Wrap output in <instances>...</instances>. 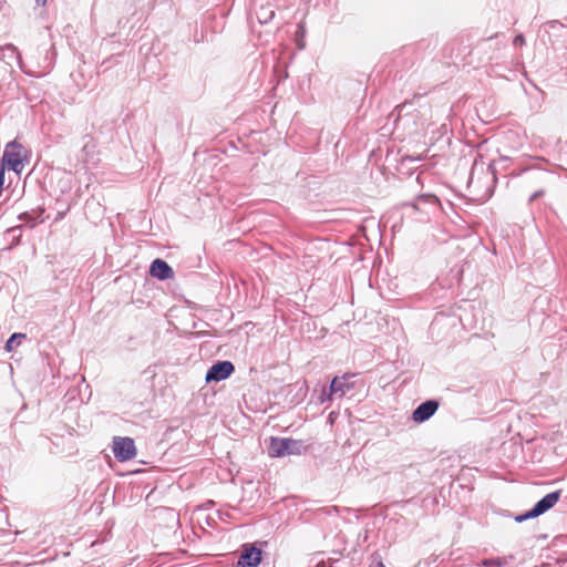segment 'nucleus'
<instances>
[{"label": "nucleus", "instance_id": "a211bd4d", "mask_svg": "<svg viewBox=\"0 0 567 567\" xmlns=\"http://www.w3.org/2000/svg\"><path fill=\"white\" fill-rule=\"evenodd\" d=\"M405 104L399 106L400 107V112L404 109Z\"/></svg>", "mask_w": 567, "mask_h": 567}, {"label": "nucleus", "instance_id": "6e6552de", "mask_svg": "<svg viewBox=\"0 0 567 567\" xmlns=\"http://www.w3.org/2000/svg\"><path fill=\"white\" fill-rule=\"evenodd\" d=\"M439 409V402L435 400H427L421 403L412 413V420L415 423H423L432 417Z\"/></svg>", "mask_w": 567, "mask_h": 567}, {"label": "nucleus", "instance_id": "39448f33", "mask_svg": "<svg viewBox=\"0 0 567 567\" xmlns=\"http://www.w3.org/2000/svg\"><path fill=\"white\" fill-rule=\"evenodd\" d=\"M261 549L255 545L244 544L236 567H258L261 563Z\"/></svg>", "mask_w": 567, "mask_h": 567}, {"label": "nucleus", "instance_id": "1a4fd4ad", "mask_svg": "<svg viewBox=\"0 0 567 567\" xmlns=\"http://www.w3.org/2000/svg\"><path fill=\"white\" fill-rule=\"evenodd\" d=\"M1 52H2V60L8 64V65H12L13 62H17L19 68L25 73V74H29V75H33L32 73H30L29 71H27L23 66V62H22V58H21V54L20 52L18 51L17 47H14L13 44H6L4 47L1 48Z\"/></svg>", "mask_w": 567, "mask_h": 567}, {"label": "nucleus", "instance_id": "f257e3e1", "mask_svg": "<svg viewBox=\"0 0 567 567\" xmlns=\"http://www.w3.org/2000/svg\"><path fill=\"white\" fill-rule=\"evenodd\" d=\"M27 158L25 148L18 142L12 141L6 145L2 164L7 165L10 169L16 173H21L24 165L23 162Z\"/></svg>", "mask_w": 567, "mask_h": 567}, {"label": "nucleus", "instance_id": "f3484780", "mask_svg": "<svg viewBox=\"0 0 567 567\" xmlns=\"http://www.w3.org/2000/svg\"><path fill=\"white\" fill-rule=\"evenodd\" d=\"M4 172H6V166H4V164L0 163V185L1 186H3V183H4Z\"/></svg>", "mask_w": 567, "mask_h": 567}, {"label": "nucleus", "instance_id": "6ab92c4d", "mask_svg": "<svg viewBox=\"0 0 567 567\" xmlns=\"http://www.w3.org/2000/svg\"><path fill=\"white\" fill-rule=\"evenodd\" d=\"M38 2H40V0H37ZM47 0H42V3H45Z\"/></svg>", "mask_w": 567, "mask_h": 567}, {"label": "nucleus", "instance_id": "0eeeda50", "mask_svg": "<svg viewBox=\"0 0 567 567\" xmlns=\"http://www.w3.org/2000/svg\"><path fill=\"white\" fill-rule=\"evenodd\" d=\"M350 375L336 377L332 379L329 388L328 399L344 396L350 390L353 389V383L350 382Z\"/></svg>", "mask_w": 567, "mask_h": 567}, {"label": "nucleus", "instance_id": "4468645a", "mask_svg": "<svg viewBox=\"0 0 567 567\" xmlns=\"http://www.w3.org/2000/svg\"><path fill=\"white\" fill-rule=\"evenodd\" d=\"M545 27L549 30H560L564 28V24L560 23L559 21L557 20H553V21H548Z\"/></svg>", "mask_w": 567, "mask_h": 567}, {"label": "nucleus", "instance_id": "7ed1b4c3", "mask_svg": "<svg viewBox=\"0 0 567 567\" xmlns=\"http://www.w3.org/2000/svg\"><path fill=\"white\" fill-rule=\"evenodd\" d=\"M560 496H561L560 489L545 495L542 499H539L535 504V506L530 511L526 512L525 514L516 516L515 520L517 523H522L526 519L535 518V517L543 515L544 513H546L547 511H549L557 504Z\"/></svg>", "mask_w": 567, "mask_h": 567}, {"label": "nucleus", "instance_id": "9d476101", "mask_svg": "<svg viewBox=\"0 0 567 567\" xmlns=\"http://www.w3.org/2000/svg\"><path fill=\"white\" fill-rule=\"evenodd\" d=\"M150 274L153 278L166 280L174 276L172 267L162 259H155L150 267Z\"/></svg>", "mask_w": 567, "mask_h": 567}, {"label": "nucleus", "instance_id": "dca6fc26", "mask_svg": "<svg viewBox=\"0 0 567 567\" xmlns=\"http://www.w3.org/2000/svg\"><path fill=\"white\" fill-rule=\"evenodd\" d=\"M544 195V190L543 189H539V190H536L535 193H533L529 197V203L536 200L537 198H539L540 196Z\"/></svg>", "mask_w": 567, "mask_h": 567}, {"label": "nucleus", "instance_id": "20e7f679", "mask_svg": "<svg viewBox=\"0 0 567 567\" xmlns=\"http://www.w3.org/2000/svg\"><path fill=\"white\" fill-rule=\"evenodd\" d=\"M112 451L118 462L130 461L136 455L135 443L131 437L115 436Z\"/></svg>", "mask_w": 567, "mask_h": 567}, {"label": "nucleus", "instance_id": "ddd939ff", "mask_svg": "<svg viewBox=\"0 0 567 567\" xmlns=\"http://www.w3.org/2000/svg\"><path fill=\"white\" fill-rule=\"evenodd\" d=\"M274 16H275L274 10H268V11L262 12L261 16H259L258 18L261 23H266L269 20H271L274 18Z\"/></svg>", "mask_w": 567, "mask_h": 567}, {"label": "nucleus", "instance_id": "423d86ee", "mask_svg": "<svg viewBox=\"0 0 567 567\" xmlns=\"http://www.w3.org/2000/svg\"><path fill=\"white\" fill-rule=\"evenodd\" d=\"M235 370L234 364L230 361H219L213 364L205 377L206 382H219L226 380Z\"/></svg>", "mask_w": 567, "mask_h": 567}, {"label": "nucleus", "instance_id": "9b49d317", "mask_svg": "<svg viewBox=\"0 0 567 567\" xmlns=\"http://www.w3.org/2000/svg\"><path fill=\"white\" fill-rule=\"evenodd\" d=\"M513 559L512 556L509 557H497V558H491V559H483L478 566L482 567H505L508 565V563Z\"/></svg>", "mask_w": 567, "mask_h": 567}, {"label": "nucleus", "instance_id": "2eb2a0df", "mask_svg": "<svg viewBox=\"0 0 567 567\" xmlns=\"http://www.w3.org/2000/svg\"><path fill=\"white\" fill-rule=\"evenodd\" d=\"M525 44V38L523 34H518L514 39V45H524Z\"/></svg>", "mask_w": 567, "mask_h": 567}, {"label": "nucleus", "instance_id": "f8f14e48", "mask_svg": "<svg viewBox=\"0 0 567 567\" xmlns=\"http://www.w3.org/2000/svg\"><path fill=\"white\" fill-rule=\"evenodd\" d=\"M25 338V334L24 333H13L6 342V350L7 351H13L17 346L20 343V340L24 339Z\"/></svg>", "mask_w": 567, "mask_h": 567}, {"label": "nucleus", "instance_id": "f03ea898", "mask_svg": "<svg viewBox=\"0 0 567 567\" xmlns=\"http://www.w3.org/2000/svg\"><path fill=\"white\" fill-rule=\"evenodd\" d=\"M302 442L288 437H271L268 447L271 457H282L286 455L300 454Z\"/></svg>", "mask_w": 567, "mask_h": 567}]
</instances>
